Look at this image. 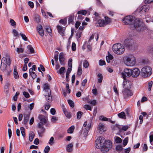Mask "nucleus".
Wrapping results in <instances>:
<instances>
[{
    "instance_id": "nucleus-1",
    "label": "nucleus",
    "mask_w": 153,
    "mask_h": 153,
    "mask_svg": "<svg viewBox=\"0 0 153 153\" xmlns=\"http://www.w3.org/2000/svg\"><path fill=\"white\" fill-rule=\"evenodd\" d=\"M123 22L125 25H134L135 28L139 31H141L143 28L140 19L131 15L125 17L123 19Z\"/></svg>"
},
{
    "instance_id": "nucleus-2",
    "label": "nucleus",
    "mask_w": 153,
    "mask_h": 153,
    "mask_svg": "<svg viewBox=\"0 0 153 153\" xmlns=\"http://www.w3.org/2000/svg\"><path fill=\"white\" fill-rule=\"evenodd\" d=\"M11 62L9 56L7 57H3L1 61L0 68L1 70L4 73L7 72V65L10 66Z\"/></svg>"
},
{
    "instance_id": "nucleus-3",
    "label": "nucleus",
    "mask_w": 153,
    "mask_h": 153,
    "mask_svg": "<svg viewBox=\"0 0 153 153\" xmlns=\"http://www.w3.org/2000/svg\"><path fill=\"white\" fill-rule=\"evenodd\" d=\"M124 61L125 64L127 66H133L135 64L136 60L135 58L133 55L129 54L124 57Z\"/></svg>"
},
{
    "instance_id": "nucleus-4",
    "label": "nucleus",
    "mask_w": 153,
    "mask_h": 153,
    "mask_svg": "<svg viewBox=\"0 0 153 153\" xmlns=\"http://www.w3.org/2000/svg\"><path fill=\"white\" fill-rule=\"evenodd\" d=\"M113 52L118 55L123 54L125 50L124 46L122 44L118 43L113 45L112 47Z\"/></svg>"
},
{
    "instance_id": "nucleus-5",
    "label": "nucleus",
    "mask_w": 153,
    "mask_h": 153,
    "mask_svg": "<svg viewBox=\"0 0 153 153\" xmlns=\"http://www.w3.org/2000/svg\"><path fill=\"white\" fill-rule=\"evenodd\" d=\"M152 69L149 66H146L143 68L141 71V74L143 77H149L152 73Z\"/></svg>"
},
{
    "instance_id": "nucleus-6",
    "label": "nucleus",
    "mask_w": 153,
    "mask_h": 153,
    "mask_svg": "<svg viewBox=\"0 0 153 153\" xmlns=\"http://www.w3.org/2000/svg\"><path fill=\"white\" fill-rule=\"evenodd\" d=\"M105 142L104 138L102 137H99L95 141V146L96 148L100 149L102 151V149Z\"/></svg>"
},
{
    "instance_id": "nucleus-7",
    "label": "nucleus",
    "mask_w": 153,
    "mask_h": 153,
    "mask_svg": "<svg viewBox=\"0 0 153 153\" xmlns=\"http://www.w3.org/2000/svg\"><path fill=\"white\" fill-rule=\"evenodd\" d=\"M112 147V143L110 140H105L101 151L104 153L108 152Z\"/></svg>"
},
{
    "instance_id": "nucleus-8",
    "label": "nucleus",
    "mask_w": 153,
    "mask_h": 153,
    "mask_svg": "<svg viewBox=\"0 0 153 153\" xmlns=\"http://www.w3.org/2000/svg\"><path fill=\"white\" fill-rule=\"evenodd\" d=\"M122 93L123 97L125 100H127L133 94L131 91L128 89H124Z\"/></svg>"
},
{
    "instance_id": "nucleus-9",
    "label": "nucleus",
    "mask_w": 153,
    "mask_h": 153,
    "mask_svg": "<svg viewBox=\"0 0 153 153\" xmlns=\"http://www.w3.org/2000/svg\"><path fill=\"white\" fill-rule=\"evenodd\" d=\"M132 71L130 69L126 68L121 73L124 79H126V77H129L131 75Z\"/></svg>"
},
{
    "instance_id": "nucleus-10",
    "label": "nucleus",
    "mask_w": 153,
    "mask_h": 153,
    "mask_svg": "<svg viewBox=\"0 0 153 153\" xmlns=\"http://www.w3.org/2000/svg\"><path fill=\"white\" fill-rule=\"evenodd\" d=\"M43 125H40V124H38L37 127L38 128V133L40 137H42L45 131V128L43 126Z\"/></svg>"
},
{
    "instance_id": "nucleus-11",
    "label": "nucleus",
    "mask_w": 153,
    "mask_h": 153,
    "mask_svg": "<svg viewBox=\"0 0 153 153\" xmlns=\"http://www.w3.org/2000/svg\"><path fill=\"white\" fill-rule=\"evenodd\" d=\"M133 44V41L130 39H126L124 42V45L128 48H131Z\"/></svg>"
},
{
    "instance_id": "nucleus-12",
    "label": "nucleus",
    "mask_w": 153,
    "mask_h": 153,
    "mask_svg": "<svg viewBox=\"0 0 153 153\" xmlns=\"http://www.w3.org/2000/svg\"><path fill=\"white\" fill-rule=\"evenodd\" d=\"M131 76L133 77H137L140 74V71L138 68H135L131 70Z\"/></svg>"
},
{
    "instance_id": "nucleus-13",
    "label": "nucleus",
    "mask_w": 153,
    "mask_h": 153,
    "mask_svg": "<svg viewBox=\"0 0 153 153\" xmlns=\"http://www.w3.org/2000/svg\"><path fill=\"white\" fill-rule=\"evenodd\" d=\"M98 128L100 133L101 134L102 133L106 130L104 124L102 123H99Z\"/></svg>"
},
{
    "instance_id": "nucleus-14",
    "label": "nucleus",
    "mask_w": 153,
    "mask_h": 153,
    "mask_svg": "<svg viewBox=\"0 0 153 153\" xmlns=\"http://www.w3.org/2000/svg\"><path fill=\"white\" fill-rule=\"evenodd\" d=\"M38 118L40 120V122L38 124L40 125H44L47 122V120L45 116L42 115H40L38 117Z\"/></svg>"
},
{
    "instance_id": "nucleus-15",
    "label": "nucleus",
    "mask_w": 153,
    "mask_h": 153,
    "mask_svg": "<svg viewBox=\"0 0 153 153\" xmlns=\"http://www.w3.org/2000/svg\"><path fill=\"white\" fill-rule=\"evenodd\" d=\"M124 81L123 83V87L124 89H129L131 88V82L127 80L126 79H124Z\"/></svg>"
},
{
    "instance_id": "nucleus-16",
    "label": "nucleus",
    "mask_w": 153,
    "mask_h": 153,
    "mask_svg": "<svg viewBox=\"0 0 153 153\" xmlns=\"http://www.w3.org/2000/svg\"><path fill=\"white\" fill-rule=\"evenodd\" d=\"M37 30L40 36H43L44 35V31L42 26L40 25H39L37 27Z\"/></svg>"
},
{
    "instance_id": "nucleus-17",
    "label": "nucleus",
    "mask_w": 153,
    "mask_h": 153,
    "mask_svg": "<svg viewBox=\"0 0 153 153\" xmlns=\"http://www.w3.org/2000/svg\"><path fill=\"white\" fill-rule=\"evenodd\" d=\"M56 27L58 33L62 36H64L65 34V29L59 25L57 26Z\"/></svg>"
},
{
    "instance_id": "nucleus-18",
    "label": "nucleus",
    "mask_w": 153,
    "mask_h": 153,
    "mask_svg": "<svg viewBox=\"0 0 153 153\" xmlns=\"http://www.w3.org/2000/svg\"><path fill=\"white\" fill-rule=\"evenodd\" d=\"M43 91L46 93H51V91L49 88V86L48 83L45 84L43 85Z\"/></svg>"
},
{
    "instance_id": "nucleus-19",
    "label": "nucleus",
    "mask_w": 153,
    "mask_h": 153,
    "mask_svg": "<svg viewBox=\"0 0 153 153\" xmlns=\"http://www.w3.org/2000/svg\"><path fill=\"white\" fill-rule=\"evenodd\" d=\"M46 100L48 102H51L52 101V97L51 93H46L45 94Z\"/></svg>"
},
{
    "instance_id": "nucleus-20",
    "label": "nucleus",
    "mask_w": 153,
    "mask_h": 153,
    "mask_svg": "<svg viewBox=\"0 0 153 153\" xmlns=\"http://www.w3.org/2000/svg\"><path fill=\"white\" fill-rule=\"evenodd\" d=\"M73 144V143H71L67 145L66 148L68 152H70L72 151Z\"/></svg>"
},
{
    "instance_id": "nucleus-21",
    "label": "nucleus",
    "mask_w": 153,
    "mask_h": 153,
    "mask_svg": "<svg viewBox=\"0 0 153 153\" xmlns=\"http://www.w3.org/2000/svg\"><path fill=\"white\" fill-rule=\"evenodd\" d=\"M64 59H65L63 53H60L59 55V60L61 65H62L63 64Z\"/></svg>"
},
{
    "instance_id": "nucleus-22",
    "label": "nucleus",
    "mask_w": 153,
    "mask_h": 153,
    "mask_svg": "<svg viewBox=\"0 0 153 153\" xmlns=\"http://www.w3.org/2000/svg\"><path fill=\"white\" fill-rule=\"evenodd\" d=\"M34 136L35 134L32 131L30 132L29 136V139L30 142L32 141Z\"/></svg>"
},
{
    "instance_id": "nucleus-23",
    "label": "nucleus",
    "mask_w": 153,
    "mask_h": 153,
    "mask_svg": "<svg viewBox=\"0 0 153 153\" xmlns=\"http://www.w3.org/2000/svg\"><path fill=\"white\" fill-rule=\"evenodd\" d=\"M91 124L89 123L88 124L87 126L85 128L84 131V133L85 135H86L88 132V130H89L90 128V126Z\"/></svg>"
},
{
    "instance_id": "nucleus-24",
    "label": "nucleus",
    "mask_w": 153,
    "mask_h": 153,
    "mask_svg": "<svg viewBox=\"0 0 153 153\" xmlns=\"http://www.w3.org/2000/svg\"><path fill=\"white\" fill-rule=\"evenodd\" d=\"M99 26L101 27L104 26L106 25L105 21L103 19H100L98 21Z\"/></svg>"
},
{
    "instance_id": "nucleus-25",
    "label": "nucleus",
    "mask_w": 153,
    "mask_h": 153,
    "mask_svg": "<svg viewBox=\"0 0 153 153\" xmlns=\"http://www.w3.org/2000/svg\"><path fill=\"white\" fill-rule=\"evenodd\" d=\"M118 115L119 117L121 118L125 119L126 116L125 113L124 112H122L118 114Z\"/></svg>"
},
{
    "instance_id": "nucleus-26",
    "label": "nucleus",
    "mask_w": 153,
    "mask_h": 153,
    "mask_svg": "<svg viewBox=\"0 0 153 153\" xmlns=\"http://www.w3.org/2000/svg\"><path fill=\"white\" fill-rule=\"evenodd\" d=\"M97 77L99 78L98 79V82L99 83H101L102 82L103 76L101 74H98L97 75Z\"/></svg>"
},
{
    "instance_id": "nucleus-27",
    "label": "nucleus",
    "mask_w": 153,
    "mask_h": 153,
    "mask_svg": "<svg viewBox=\"0 0 153 153\" xmlns=\"http://www.w3.org/2000/svg\"><path fill=\"white\" fill-rule=\"evenodd\" d=\"M75 128V127L74 126H72L69 127L67 130L68 133H72Z\"/></svg>"
},
{
    "instance_id": "nucleus-28",
    "label": "nucleus",
    "mask_w": 153,
    "mask_h": 153,
    "mask_svg": "<svg viewBox=\"0 0 153 153\" xmlns=\"http://www.w3.org/2000/svg\"><path fill=\"white\" fill-rule=\"evenodd\" d=\"M29 117V115L27 114L24 116V122L25 124H26L28 121Z\"/></svg>"
},
{
    "instance_id": "nucleus-29",
    "label": "nucleus",
    "mask_w": 153,
    "mask_h": 153,
    "mask_svg": "<svg viewBox=\"0 0 153 153\" xmlns=\"http://www.w3.org/2000/svg\"><path fill=\"white\" fill-rule=\"evenodd\" d=\"M34 19L36 21L37 23H39L40 22V16L38 14H35L34 16Z\"/></svg>"
},
{
    "instance_id": "nucleus-30",
    "label": "nucleus",
    "mask_w": 153,
    "mask_h": 153,
    "mask_svg": "<svg viewBox=\"0 0 153 153\" xmlns=\"http://www.w3.org/2000/svg\"><path fill=\"white\" fill-rule=\"evenodd\" d=\"M72 59H70L68 60V69H71L72 66Z\"/></svg>"
},
{
    "instance_id": "nucleus-31",
    "label": "nucleus",
    "mask_w": 153,
    "mask_h": 153,
    "mask_svg": "<svg viewBox=\"0 0 153 153\" xmlns=\"http://www.w3.org/2000/svg\"><path fill=\"white\" fill-rule=\"evenodd\" d=\"M113 59V56L111 54H109L108 56H106V59L108 63L110 62V60Z\"/></svg>"
},
{
    "instance_id": "nucleus-32",
    "label": "nucleus",
    "mask_w": 153,
    "mask_h": 153,
    "mask_svg": "<svg viewBox=\"0 0 153 153\" xmlns=\"http://www.w3.org/2000/svg\"><path fill=\"white\" fill-rule=\"evenodd\" d=\"M149 7L148 5H144L142 7H140V10H142L143 9H144V12H146L149 10Z\"/></svg>"
},
{
    "instance_id": "nucleus-33",
    "label": "nucleus",
    "mask_w": 153,
    "mask_h": 153,
    "mask_svg": "<svg viewBox=\"0 0 153 153\" xmlns=\"http://www.w3.org/2000/svg\"><path fill=\"white\" fill-rule=\"evenodd\" d=\"M87 13V11L86 10H83L78 11L77 12V14L78 15H85Z\"/></svg>"
},
{
    "instance_id": "nucleus-34",
    "label": "nucleus",
    "mask_w": 153,
    "mask_h": 153,
    "mask_svg": "<svg viewBox=\"0 0 153 153\" xmlns=\"http://www.w3.org/2000/svg\"><path fill=\"white\" fill-rule=\"evenodd\" d=\"M58 54H59V52L57 51H56L55 52L54 58V59H55V60L56 63L58 61Z\"/></svg>"
},
{
    "instance_id": "nucleus-35",
    "label": "nucleus",
    "mask_w": 153,
    "mask_h": 153,
    "mask_svg": "<svg viewBox=\"0 0 153 153\" xmlns=\"http://www.w3.org/2000/svg\"><path fill=\"white\" fill-rule=\"evenodd\" d=\"M64 113L66 117L68 119H70L71 117V113L68 112L67 110L64 112Z\"/></svg>"
},
{
    "instance_id": "nucleus-36",
    "label": "nucleus",
    "mask_w": 153,
    "mask_h": 153,
    "mask_svg": "<svg viewBox=\"0 0 153 153\" xmlns=\"http://www.w3.org/2000/svg\"><path fill=\"white\" fill-rule=\"evenodd\" d=\"M13 74L14 78L16 79H18L19 76L16 69L15 68L14 70Z\"/></svg>"
},
{
    "instance_id": "nucleus-37",
    "label": "nucleus",
    "mask_w": 153,
    "mask_h": 153,
    "mask_svg": "<svg viewBox=\"0 0 153 153\" xmlns=\"http://www.w3.org/2000/svg\"><path fill=\"white\" fill-rule=\"evenodd\" d=\"M83 108L86 110H89L90 111L92 110L91 107L90 105H85L84 106Z\"/></svg>"
},
{
    "instance_id": "nucleus-38",
    "label": "nucleus",
    "mask_w": 153,
    "mask_h": 153,
    "mask_svg": "<svg viewBox=\"0 0 153 153\" xmlns=\"http://www.w3.org/2000/svg\"><path fill=\"white\" fill-rule=\"evenodd\" d=\"M27 48L30 50V52L31 53H34V50L31 45H28L27 46Z\"/></svg>"
},
{
    "instance_id": "nucleus-39",
    "label": "nucleus",
    "mask_w": 153,
    "mask_h": 153,
    "mask_svg": "<svg viewBox=\"0 0 153 153\" xmlns=\"http://www.w3.org/2000/svg\"><path fill=\"white\" fill-rule=\"evenodd\" d=\"M45 28L47 32L50 34L51 33L52 30L49 26L46 25L45 26Z\"/></svg>"
},
{
    "instance_id": "nucleus-40",
    "label": "nucleus",
    "mask_w": 153,
    "mask_h": 153,
    "mask_svg": "<svg viewBox=\"0 0 153 153\" xmlns=\"http://www.w3.org/2000/svg\"><path fill=\"white\" fill-rule=\"evenodd\" d=\"M68 102L70 107L72 108L74 107V103L72 100H68Z\"/></svg>"
},
{
    "instance_id": "nucleus-41",
    "label": "nucleus",
    "mask_w": 153,
    "mask_h": 153,
    "mask_svg": "<svg viewBox=\"0 0 153 153\" xmlns=\"http://www.w3.org/2000/svg\"><path fill=\"white\" fill-rule=\"evenodd\" d=\"M105 22L106 24V25H107L109 23L111 22V19L108 18V17L107 16H105Z\"/></svg>"
},
{
    "instance_id": "nucleus-42",
    "label": "nucleus",
    "mask_w": 153,
    "mask_h": 153,
    "mask_svg": "<svg viewBox=\"0 0 153 153\" xmlns=\"http://www.w3.org/2000/svg\"><path fill=\"white\" fill-rule=\"evenodd\" d=\"M82 72V70L81 68V66L79 65L78 68V70L77 73V74L78 75H80Z\"/></svg>"
},
{
    "instance_id": "nucleus-43",
    "label": "nucleus",
    "mask_w": 153,
    "mask_h": 153,
    "mask_svg": "<svg viewBox=\"0 0 153 153\" xmlns=\"http://www.w3.org/2000/svg\"><path fill=\"white\" fill-rule=\"evenodd\" d=\"M115 142L117 143H120L122 142V140L121 138L118 137H116L115 139Z\"/></svg>"
},
{
    "instance_id": "nucleus-44",
    "label": "nucleus",
    "mask_w": 153,
    "mask_h": 153,
    "mask_svg": "<svg viewBox=\"0 0 153 153\" xmlns=\"http://www.w3.org/2000/svg\"><path fill=\"white\" fill-rule=\"evenodd\" d=\"M74 16L73 15H71L68 19V22L69 23H72L74 21Z\"/></svg>"
},
{
    "instance_id": "nucleus-45",
    "label": "nucleus",
    "mask_w": 153,
    "mask_h": 153,
    "mask_svg": "<svg viewBox=\"0 0 153 153\" xmlns=\"http://www.w3.org/2000/svg\"><path fill=\"white\" fill-rule=\"evenodd\" d=\"M65 70V68L64 67H62L60 69L59 71H57L58 73H59L60 74H62Z\"/></svg>"
},
{
    "instance_id": "nucleus-46",
    "label": "nucleus",
    "mask_w": 153,
    "mask_h": 153,
    "mask_svg": "<svg viewBox=\"0 0 153 153\" xmlns=\"http://www.w3.org/2000/svg\"><path fill=\"white\" fill-rule=\"evenodd\" d=\"M24 51V49L22 48H18L16 49V52L18 53H22Z\"/></svg>"
},
{
    "instance_id": "nucleus-47",
    "label": "nucleus",
    "mask_w": 153,
    "mask_h": 153,
    "mask_svg": "<svg viewBox=\"0 0 153 153\" xmlns=\"http://www.w3.org/2000/svg\"><path fill=\"white\" fill-rule=\"evenodd\" d=\"M88 103L91 104L95 106L96 105L97 103V101L95 100H93L90 101L88 102Z\"/></svg>"
},
{
    "instance_id": "nucleus-48",
    "label": "nucleus",
    "mask_w": 153,
    "mask_h": 153,
    "mask_svg": "<svg viewBox=\"0 0 153 153\" xmlns=\"http://www.w3.org/2000/svg\"><path fill=\"white\" fill-rule=\"evenodd\" d=\"M128 137H126L123 140V144L124 146H126L128 142Z\"/></svg>"
},
{
    "instance_id": "nucleus-49",
    "label": "nucleus",
    "mask_w": 153,
    "mask_h": 153,
    "mask_svg": "<svg viewBox=\"0 0 153 153\" xmlns=\"http://www.w3.org/2000/svg\"><path fill=\"white\" fill-rule=\"evenodd\" d=\"M19 34L21 36L22 39L25 41H27V38L25 35L21 33Z\"/></svg>"
},
{
    "instance_id": "nucleus-50",
    "label": "nucleus",
    "mask_w": 153,
    "mask_h": 153,
    "mask_svg": "<svg viewBox=\"0 0 153 153\" xmlns=\"http://www.w3.org/2000/svg\"><path fill=\"white\" fill-rule=\"evenodd\" d=\"M83 65L85 68H88L89 66V63L87 60H85L83 62Z\"/></svg>"
},
{
    "instance_id": "nucleus-51",
    "label": "nucleus",
    "mask_w": 153,
    "mask_h": 153,
    "mask_svg": "<svg viewBox=\"0 0 153 153\" xmlns=\"http://www.w3.org/2000/svg\"><path fill=\"white\" fill-rule=\"evenodd\" d=\"M12 33L14 36H17L19 35L18 32L15 29L13 30Z\"/></svg>"
},
{
    "instance_id": "nucleus-52",
    "label": "nucleus",
    "mask_w": 153,
    "mask_h": 153,
    "mask_svg": "<svg viewBox=\"0 0 153 153\" xmlns=\"http://www.w3.org/2000/svg\"><path fill=\"white\" fill-rule=\"evenodd\" d=\"M82 114L83 113L82 112L80 111H78L77 113V118L78 119H80L81 118Z\"/></svg>"
},
{
    "instance_id": "nucleus-53",
    "label": "nucleus",
    "mask_w": 153,
    "mask_h": 153,
    "mask_svg": "<svg viewBox=\"0 0 153 153\" xmlns=\"http://www.w3.org/2000/svg\"><path fill=\"white\" fill-rule=\"evenodd\" d=\"M71 69H70L69 68L68 69L66 73V78L67 79H68V78L69 77V74L71 71Z\"/></svg>"
},
{
    "instance_id": "nucleus-54",
    "label": "nucleus",
    "mask_w": 153,
    "mask_h": 153,
    "mask_svg": "<svg viewBox=\"0 0 153 153\" xmlns=\"http://www.w3.org/2000/svg\"><path fill=\"white\" fill-rule=\"evenodd\" d=\"M50 150V148L48 146H46L44 150V151L45 152V153H48V152H49V150Z\"/></svg>"
},
{
    "instance_id": "nucleus-55",
    "label": "nucleus",
    "mask_w": 153,
    "mask_h": 153,
    "mask_svg": "<svg viewBox=\"0 0 153 153\" xmlns=\"http://www.w3.org/2000/svg\"><path fill=\"white\" fill-rule=\"evenodd\" d=\"M82 35V32H78L76 34V36L77 39H79L81 36Z\"/></svg>"
},
{
    "instance_id": "nucleus-56",
    "label": "nucleus",
    "mask_w": 153,
    "mask_h": 153,
    "mask_svg": "<svg viewBox=\"0 0 153 153\" xmlns=\"http://www.w3.org/2000/svg\"><path fill=\"white\" fill-rule=\"evenodd\" d=\"M54 138L53 137H51L49 140V144L51 145H52L54 143Z\"/></svg>"
},
{
    "instance_id": "nucleus-57",
    "label": "nucleus",
    "mask_w": 153,
    "mask_h": 153,
    "mask_svg": "<svg viewBox=\"0 0 153 153\" xmlns=\"http://www.w3.org/2000/svg\"><path fill=\"white\" fill-rule=\"evenodd\" d=\"M10 22L12 26H15L16 25V23L13 19H10Z\"/></svg>"
},
{
    "instance_id": "nucleus-58",
    "label": "nucleus",
    "mask_w": 153,
    "mask_h": 153,
    "mask_svg": "<svg viewBox=\"0 0 153 153\" xmlns=\"http://www.w3.org/2000/svg\"><path fill=\"white\" fill-rule=\"evenodd\" d=\"M23 94L26 98H28L30 97V95L28 92L24 91L23 92Z\"/></svg>"
},
{
    "instance_id": "nucleus-59",
    "label": "nucleus",
    "mask_w": 153,
    "mask_h": 153,
    "mask_svg": "<svg viewBox=\"0 0 153 153\" xmlns=\"http://www.w3.org/2000/svg\"><path fill=\"white\" fill-rule=\"evenodd\" d=\"M105 62L102 60H100L99 61V65H105Z\"/></svg>"
},
{
    "instance_id": "nucleus-60",
    "label": "nucleus",
    "mask_w": 153,
    "mask_h": 153,
    "mask_svg": "<svg viewBox=\"0 0 153 153\" xmlns=\"http://www.w3.org/2000/svg\"><path fill=\"white\" fill-rule=\"evenodd\" d=\"M72 49L73 51H75L76 49V45L74 42L72 43Z\"/></svg>"
},
{
    "instance_id": "nucleus-61",
    "label": "nucleus",
    "mask_w": 153,
    "mask_h": 153,
    "mask_svg": "<svg viewBox=\"0 0 153 153\" xmlns=\"http://www.w3.org/2000/svg\"><path fill=\"white\" fill-rule=\"evenodd\" d=\"M66 88L67 89V91H68V93L69 94L70 93L71 90L69 89V84L68 83L66 84Z\"/></svg>"
},
{
    "instance_id": "nucleus-62",
    "label": "nucleus",
    "mask_w": 153,
    "mask_h": 153,
    "mask_svg": "<svg viewBox=\"0 0 153 153\" xmlns=\"http://www.w3.org/2000/svg\"><path fill=\"white\" fill-rule=\"evenodd\" d=\"M28 4L31 8H33L34 7V4L32 2L29 1L28 2Z\"/></svg>"
},
{
    "instance_id": "nucleus-63",
    "label": "nucleus",
    "mask_w": 153,
    "mask_h": 153,
    "mask_svg": "<svg viewBox=\"0 0 153 153\" xmlns=\"http://www.w3.org/2000/svg\"><path fill=\"white\" fill-rule=\"evenodd\" d=\"M51 113L52 115H54L55 114L56 110L54 108H52L51 109Z\"/></svg>"
},
{
    "instance_id": "nucleus-64",
    "label": "nucleus",
    "mask_w": 153,
    "mask_h": 153,
    "mask_svg": "<svg viewBox=\"0 0 153 153\" xmlns=\"http://www.w3.org/2000/svg\"><path fill=\"white\" fill-rule=\"evenodd\" d=\"M116 149L119 151L122 150L123 149V148L121 146H117L116 147Z\"/></svg>"
}]
</instances>
